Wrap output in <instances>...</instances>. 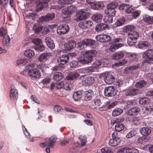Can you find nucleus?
<instances>
[{
    "label": "nucleus",
    "instance_id": "f257e3e1",
    "mask_svg": "<svg viewBox=\"0 0 153 153\" xmlns=\"http://www.w3.org/2000/svg\"><path fill=\"white\" fill-rule=\"evenodd\" d=\"M97 53V51L95 50L82 51L81 52L82 58L78 61L82 64L90 63L92 61L93 57L96 56Z\"/></svg>",
    "mask_w": 153,
    "mask_h": 153
},
{
    "label": "nucleus",
    "instance_id": "f03ea898",
    "mask_svg": "<svg viewBox=\"0 0 153 153\" xmlns=\"http://www.w3.org/2000/svg\"><path fill=\"white\" fill-rule=\"evenodd\" d=\"M89 15V9L86 8L81 9L76 12V18H74V20L78 22L86 19Z\"/></svg>",
    "mask_w": 153,
    "mask_h": 153
},
{
    "label": "nucleus",
    "instance_id": "7ed1b4c3",
    "mask_svg": "<svg viewBox=\"0 0 153 153\" xmlns=\"http://www.w3.org/2000/svg\"><path fill=\"white\" fill-rule=\"evenodd\" d=\"M30 66V65H28L26 67L28 76L32 79H36L39 78L41 76V73L36 68H31L29 69L28 68Z\"/></svg>",
    "mask_w": 153,
    "mask_h": 153
},
{
    "label": "nucleus",
    "instance_id": "20e7f679",
    "mask_svg": "<svg viewBox=\"0 0 153 153\" xmlns=\"http://www.w3.org/2000/svg\"><path fill=\"white\" fill-rule=\"evenodd\" d=\"M125 119L123 117L116 118L113 121L114 123L116 124L115 128L116 131L119 132L122 131L124 128V126L122 122L124 121Z\"/></svg>",
    "mask_w": 153,
    "mask_h": 153
},
{
    "label": "nucleus",
    "instance_id": "39448f33",
    "mask_svg": "<svg viewBox=\"0 0 153 153\" xmlns=\"http://www.w3.org/2000/svg\"><path fill=\"white\" fill-rule=\"evenodd\" d=\"M142 56L143 58L146 59L143 61V64L150 63V61H153V51L151 49L148 50L142 53Z\"/></svg>",
    "mask_w": 153,
    "mask_h": 153
},
{
    "label": "nucleus",
    "instance_id": "423d86ee",
    "mask_svg": "<svg viewBox=\"0 0 153 153\" xmlns=\"http://www.w3.org/2000/svg\"><path fill=\"white\" fill-rule=\"evenodd\" d=\"M100 78H103L105 82L108 84H111L115 81L114 77L110 72H105L100 75Z\"/></svg>",
    "mask_w": 153,
    "mask_h": 153
},
{
    "label": "nucleus",
    "instance_id": "0eeeda50",
    "mask_svg": "<svg viewBox=\"0 0 153 153\" xmlns=\"http://www.w3.org/2000/svg\"><path fill=\"white\" fill-rule=\"evenodd\" d=\"M81 80L82 84L85 85H92L94 82V77L90 76H82L80 78Z\"/></svg>",
    "mask_w": 153,
    "mask_h": 153
},
{
    "label": "nucleus",
    "instance_id": "6e6552de",
    "mask_svg": "<svg viewBox=\"0 0 153 153\" xmlns=\"http://www.w3.org/2000/svg\"><path fill=\"white\" fill-rule=\"evenodd\" d=\"M4 36L3 39L5 40L4 42L3 43L4 45L7 48L10 47V38L9 36L6 33L4 29L1 28L0 29V36Z\"/></svg>",
    "mask_w": 153,
    "mask_h": 153
},
{
    "label": "nucleus",
    "instance_id": "1a4fd4ad",
    "mask_svg": "<svg viewBox=\"0 0 153 153\" xmlns=\"http://www.w3.org/2000/svg\"><path fill=\"white\" fill-rule=\"evenodd\" d=\"M117 90L112 86L105 88L104 93L106 97H112L116 94Z\"/></svg>",
    "mask_w": 153,
    "mask_h": 153
},
{
    "label": "nucleus",
    "instance_id": "9d476101",
    "mask_svg": "<svg viewBox=\"0 0 153 153\" xmlns=\"http://www.w3.org/2000/svg\"><path fill=\"white\" fill-rule=\"evenodd\" d=\"M70 29L69 26L67 24L61 25L58 27L57 32L59 35H62L67 33Z\"/></svg>",
    "mask_w": 153,
    "mask_h": 153
},
{
    "label": "nucleus",
    "instance_id": "9b49d317",
    "mask_svg": "<svg viewBox=\"0 0 153 153\" xmlns=\"http://www.w3.org/2000/svg\"><path fill=\"white\" fill-rule=\"evenodd\" d=\"M98 41L102 42H108L111 40V37L109 36L106 34H100L96 36Z\"/></svg>",
    "mask_w": 153,
    "mask_h": 153
},
{
    "label": "nucleus",
    "instance_id": "f8f14e48",
    "mask_svg": "<svg viewBox=\"0 0 153 153\" xmlns=\"http://www.w3.org/2000/svg\"><path fill=\"white\" fill-rule=\"evenodd\" d=\"M55 17V14L53 13L48 14L45 16H42L40 17L39 19V22L42 23L45 22L52 20Z\"/></svg>",
    "mask_w": 153,
    "mask_h": 153
},
{
    "label": "nucleus",
    "instance_id": "ddd939ff",
    "mask_svg": "<svg viewBox=\"0 0 153 153\" xmlns=\"http://www.w3.org/2000/svg\"><path fill=\"white\" fill-rule=\"evenodd\" d=\"M112 138L109 140L108 144L111 146H116L120 142V140L118 137L115 136L114 133L112 134Z\"/></svg>",
    "mask_w": 153,
    "mask_h": 153
},
{
    "label": "nucleus",
    "instance_id": "4468645a",
    "mask_svg": "<svg viewBox=\"0 0 153 153\" xmlns=\"http://www.w3.org/2000/svg\"><path fill=\"white\" fill-rule=\"evenodd\" d=\"M57 137L56 136H52L46 140L47 146L48 147H53L55 144Z\"/></svg>",
    "mask_w": 153,
    "mask_h": 153
},
{
    "label": "nucleus",
    "instance_id": "2eb2a0df",
    "mask_svg": "<svg viewBox=\"0 0 153 153\" xmlns=\"http://www.w3.org/2000/svg\"><path fill=\"white\" fill-rule=\"evenodd\" d=\"M140 109L137 107H134L131 108L126 112V114L128 115L132 116L138 114L140 111Z\"/></svg>",
    "mask_w": 153,
    "mask_h": 153
},
{
    "label": "nucleus",
    "instance_id": "dca6fc26",
    "mask_svg": "<svg viewBox=\"0 0 153 153\" xmlns=\"http://www.w3.org/2000/svg\"><path fill=\"white\" fill-rule=\"evenodd\" d=\"M76 45V42L74 40L68 41L64 44V48L66 51H70L74 48Z\"/></svg>",
    "mask_w": 153,
    "mask_h": 153
},
{
    "label": "nucleus",
    "instance_id": "f3484780",
    "mask_svg": "<svg viewBox=\"0 0 153 153\" xmlns=\"http://www.w3.org/2000/svg\"><path fill=\"white\" fill-rule=\"evenodd\" d=\"M69 57L67 54H64L59 57L58 59L57 62L59 65H64L68 61Z\"/></svg>",
    "mask_w": 153,
    "mask_h": 153
},
{
    "label": "nucleus",
    "instance_id": "a211bd4d",
    "mask_svg": "<svg viewBox=\"0 0 153 153\" xmlns=\"http://www.w3.org/2000/svg\"><path fill=\"white\" fill-rule=\"evenodd\" d=\"M93 24L91 21H85L79 24V26L81 28L85 29L90 27Z\"/></svg>",
    "mask_w": 153,
    "mask_h": 153
},
{
    "label": "nucleus",
    "instance_id": "6ab92c4d",
    "mask_svg": "<svg viewBox=\"0 0 153 153\" xmlns=\"http://www.w3.org/2000/svg\"><path fill=\"white\" fill-rule=\"evenodd\" d=\"M18 93L17 90L14 88L13 86L11 87L10 93V97L11 100L15 99L17 100L18 98Z\"/></svg>",
    "mask_w": 153,
    "mask_h": 153
},
{
    "label": "nucleus",
    "instance_id": "aec40b11",
    "mask_svg": "<svg viewBox=\"0 0 153 153\" xmlns=\"http://www.w3.org/2000/svg\"><path fill=\"white\" fill-rule=\"evenodd\" d=\"M94 94L91 90H88L85 91L84 93V99L86 101L91 100L94 96Z\"/></svg>",
    "mask_w": 153,
    "mask_h": 153
},
{
    "label": "nucleus",
    "instance_id": "412c9836",
    "mask_svg": "<svg viewBox=\"0 0 153 153\" xmlns=\"http://www.w3.org/2000/svg\"><path fill=\"white\" fill-rule=\"evenodd\" d=\"M51 56V54L50 53H43L39 56L38 58L39 61L40 62H44Z\"/></svg>",
    "mask_w": 153,
    "mask_h": 153
},
{
    "label": "nucleus",
    "instance_id": "4be33fe9",
    "mask_svg": "<svg viewBox=\"0 0 153 153\" xmlns=\"http://www.w3.org/2000/svg\"><path fill=\"white\" fill-rule=\"evenodd\" d=\"M45 41L49 48L51 49H53L55 48V45L53 41L51 38L49 37H46L45 39Z\"/></svg>",
    "mask_w": 153,
    "mask_h": 153
},
{
    "label": "nucleus",
    "instance_id": "5701e85b",
    "mask_svg": "<svg viewBox=\"0 0 153 153\" xmlns=\"http://www.w3.org/2000/svg\"><path fill=\"white\" fill-rule=\"evenodd\" d=\"M103 7V4L101 1H97L91 5L92 8L94 10H99L102 9Z\"/></svg>",
    "mask_w": 153,
    "mask_h": 153
},
{
    "label": "nucleus",
    "instance_id": "b1692460",
    "mask_svg": "<svg viewBox=\"0 0 153 153\" xmlns=\"http://www.w3.org/2000/svg\"><path fill=\"white\" fill-rule=\"evenodd\" d=\"M62 13L63 14V16L64 17V21L65 22H68V21H69L70 18L69 16L71 14L70 13H69L68 10L67 8H65L62 10Z\"/></svg>",
    "mask_w": 153,
    "mask_h": 153
},
{
    "label": "nucleus",
    "instance_id": "393cba45",
    "mask_svg": "<svg viewBox=\"0 0 153 153\" xmlns=\"http://www.w3.org/2000/svg\"><path fill=\"white\" fill-rule=\"evenodd\" d=\"M103 18V15L101 13H97L93 15L92 19L93 21L97 22H101Z\"/></svg>",
    "mask_w": 153,
    "mask_h": 153
},
{
    "label": "nucleus",
    "instance_id": "a878e982",
    "mask_svg": "<svg viewBox=\"0 0 153 153\" xmlns=\"http://www.w3.org/2000/svg\"><path fill=\"white\" fill-rule=\"evenodd\" d=\"M150 44L147 42L142 41L139 42L137 44L139 48L141 49H145L149 48Z\"/></svg>",
    "mask_w": 153,
    "mask_h": 153
},
{
    "label": "nucleus",
    "instance_id": "bb28decb",
    "mask_svg": "<svg viewBox=\"0 0 153 153\" xmlns=\"http://www.w3.org/2000/svg\"><path fill=\"white\" fill-rule=\"evenodd\" d=\"M124 56V53L123 51H119L114 53L111 57L113 59H118L122 58Z\"/></svg>",
    "mask_w": 153,
    "mask_h": 153
},
{
    "label": "nucleus",
    "instance_id": "cd10ccee",
    "mask_svg": "<svg viewBox=\"0 0 153 153\" xmlns=\"http://www.w3.org/2000/svg\"><path fill=\"white\" fill-rule=\"evenodd\" d=\"M82 93L81 91H75L73 94V98L74 101H78L81 98Z\"/></svg>",
    "mask_w": 153,
    "mask_h": 153
},
{
    "label": "nucleus",
    "instance_id": "c85d7f7f",
    "mask_svg": "<svg viewBox=\"0 0 153 153\" xmlns=\"http://www.w3.org/2000/svg\"><path fill=\"white\" fill-rule=\"evenodd\" d=\"M141 134L144 136H147L150 134L151 133V130L149 128L143 127L140 130Z\"/></svg>",
    "mask_w": 153,
    "mask_h": 153
},
{
    "label": "nucleus",
    "instance_id": "c756f323",
    "mask_svg": "<svg viewBox=\"0 0 153 153\" xmlns=\"http://www.w3.org/2000/svg\"><path fill=\"white\" fill-rule=\"evenodd\" d=\"M63 77L62 74L59 72H56L54 74L53 76V79L56 81H59L62 79Z\"/></svg>",
    "mask_w": 153,
    "mask_h": 153
},
{
    "label": "nucleus",
    "instance_id": "7c9ffc66",
    "mask_svg": "<svg viewBox=\"0 0 153 153\" xmlns=\"http://www.w3.org/2000/svg\"><path fill=\"white\" fill-rule=\"evenodd\" d=\"M128 36L131 39L136 40L139 37V35L137 32L135 31L129 32L128 34Z\"/></svg>",
    "mask_w": 153,
    "mask_h": 153
},
{
    "label": "nucleus",
    "instance_id": "2f4dec72",
    "mask_svg": "<svg viewBox=\"0 0 153 153\" xmlns=\"http://www.w3.org/2000/svg\"><path fill=\"white\" fill-rule=\"evenodd\" d=\"M126 19L125 18L121 17L117 20L115 23V25L116 27H119L122 26L124 24L125 22Z\"/></svg>",
    "mask_w": 153,
    "mask_h": 153
},
{
    "label": "nucleus",
    "instance_id": "473e14b6",
    "mask_svg": "<svg viewBox=\"0 0 153 153\" xmlns=\"http://www.w3.org/2000/svg\"><path fill=\"white\" fill-rule=\"evenodd\" d=\"M106 27L107 25L106 24L100 23L96 25L95 29L97 32H98L103 30Z\"/></svg>",
    "mask_w": 153,
    "mask_h": 153
},
{
    "label": "nucleus",
    "instance_id": "72a5a7b5",
    "mask_svg": "<svg viewBox=\"0 0 153 153\" xmlns=\"http://www.w3.org/2000/svg\"><path fill=\"white\" fill-rule=\"evenodd\" d=\"M135 26L132 25H128L125 27L123 28V30L124 32H130L131 31H135L134 29Z\"/></svg>",
    "mask_w": 153,
    "mask_h": 153
},
{
    "label": "nucleus",
    "instance_id": "f704fd0d",
    "mask_svg": "<svg viewBox=\"0 0 153 153\" xmlns=\"http://www.w3.org/2000/svg\"><path fill=\"white\" fill-rule=\"evenodd\" d=\"M150 99L147 97L141 98L139 101V104L142 105L147 104L150 102Z\"/></svg>",
    "mask_w": 153,
    "mask_h": 153
},
{
    "label": "nucleus",
    "instance_id": "c9c22d12",
    "mask_svg": "<svg viewBox=\"0 0 153 153\" xmlns=\"http://www.w3.org/2000/svg\"><path fill=\"white\" fill-rule=\"evenodd\" d=\"M83 42L85 44L86 46H91L94 45L95 43L94 40L90 39H84Z\"/></svg>",
    "mask_w": 153,
    "mask_h": 153
},
{
    "label": "nucleus",
    "instance_id": "e433bc0d",
    "mask_svg": "<svg viewBox=\"0 0 153 153\" xmlns=\"http://www.w3.org/2000/svg\"><path fill=\"white\" fill-rule=\"evenodd\" d=\"M118 6V3L115 1L109 3L107 6V9H115Z\"/></svg>",
    "mask_w": 153,
    "mask_h": 153
},
{
    "label": "nucleus",
    "instance_id": "4c0bfd02",
    "mask_svg": "<svg viewBox=\"0 0 153 153\" xmlns=\"http://www.w3.org/2000/svg\"><path fill=\"white\" fill-rule=\"evenodd\" d=\"M24 54L27 57L31 58L34 56L35 53L33 51L31 50H28L25 51Z\"/></svg>",
    "mask_w": 153,
    "mask_h": 153
},
{
    "label": "nucleus",
    "instance_id": "58836bf2",
    "mask_svg": "<svg viewBox=\"0 0 153 153\" xmlns=\"http://www.w3.org/2000/svg\"><path fill=\"white\" fill-rule=\"evenodd\" d=\"M123 112L122 109L120 108H117L113 110L112 112V114L114 116H117L120 115Z\"/></svg>",
    "mask_w": 153,
    "mask_h": 153
},
{
    "label": "nucleus",
    "instance_id": "ea45409f",
    "mask_svg": "<svg viewBox=\"0 0 153 153\" xmlns=\"http://www.w3.org/2000/svg\"><path fill=\"white\" fill-rule=\"evenodd\" d=\"M146 84V82L144 80H141L136 83L135 86L138 88H142L145 86Z\"/></svg>",
    "mask_w": 153,
    "mask_h": 153
},
{
    "label": "nucleus",
    "instance_id": "a19ab883",
    "mask_svg": "<svg viewBox=\"0 0 153 153\" xmlns=\"http://www.w3.org/2000/svg\"><path fill=\"white\" fill-rule=\"evenodd\" d=\"M139 92L137 89H133L126 92V96H133L137 94Z\"/></svg>",
    "mask_w": 153,
    "mask_h": 153
},
{
    "label": "nucleus",
    "instance_id": "79ce46f5",
    "mask_svg": "<svg viewBox=\"0 0 153 153\" xmlns=\"http://www.w3.org/2000/svg\"><path fill=\"white\" fill-rule=\"evenodd\" d=\"M127 63V61L125 59H123L121 61L114 63L112 65V67L113 68H115L116 67L119 66H122L126 64Z\"/></svg>",
    "mask_w": 153,
    "mask_h": 153
},
{
    "label": "nucleus",
    "instance_id": "37998d69",
    "mask_svg": "<svg viewBox=\"0 0 153 153\" xmlns=\"http://www.w3.org/2000/svg\"><path fill=\"white\" fill-rule=\"evenodd\" d=\"M79 139L82 144V146H84L87 142V138L86 137L83 135H80Z\"/></svg>",
    "mask_w": 153,
    "mask_h": 153
},
{
    "label": "nucleus",
    "instance_id": "c03bdc74",
    "mask_svg": "<svg viewBox=\"0 0 153 153\" xmlns=\"http://www.w3.org/2000/svg\"><path fill=\"white\" fill-rule=\"evenodd\" d=\"M113 20V17L109 15L105 16L103 19V21L104 22L108 23H112Z\"/></svg>",
    "mask_w": 153,
    "mask_h": 153
},
{
    "label": "nucleus",
    "instance_id": "a18cd8bd",
    "mask_svg": "<svg viewBox=\"0 0 153 153\" xmlns=\"http://www.w3.org/2000/svg\"><path fill=\"white\" fill-rule=\"evenodd\" d=\"M27 60L26 59H19L16 61V63L18 65H25L27 64Z\"/></svg>",
    "mask_w": 153,
    "mask_h": 153
},
{
    "label": "nucleus",
    "instance_id": "49530a36",
    "mask_svg": "<svg viewBox=\"0 0 153 153\" xmlns=\"http://www.w3.org/2000/svg\"><path fill=\"white\" fill-rule=\"evenodd\" d=\"M152 16H150L149 15H145L143 16V19L146 23L152 24Z\"/></svg>",
    "mask_w": 153,
    "mask_h": 153
},
{
    "label": "nucleus",
    "instance_id": "de8ad7c7",
    "mask_svg": "<svg viewBox=\"0 0 153 153\" xmlns=\"http://www.w3.org/2000/svg\"><path fill=\"white\" fill-rule=\"evenodd\" d=\"M126 153H139L138 150L135 149L126 147Z\"/></svg>",
    "mask_w": 153,
    "mask_h": 153
},
{
    "label": "nucleus",
    "instance_id": "09e8293b",
    "mask_svg": "<svg viewBox=\"0 0 153 153\" xmlns=\"http://www.w3.org/2000/svg\"><path fill=\"white\" fill-rule=\"evenodd\" d=\"M34 49L39 52H42L45 50V47L43 45H36L34 47Z\"/></svg>",
    "mask_w": 153,
    "mask_h": 153
},
{
    "label": "nucleus",
    "instance_id": "8fccbe9b",
    "mask_svg": "<svg viewBox=\"0 0 153 153\" xmlns=\"http://www.w3.org/2000/svg\"><path fill=\"white\" fill-rule=\"evenodd\" d=\"M136 133V131L135 130L132 129L126 135V137L128 138H130L135 135Z\"/></svg>",
    "mask_w": 153,
    "mask_h": 153
},
{
    "label": "nucleus",
    "instance_id": "3c124183",
    "mask_svg": "<svg viewBox=\"0 0 153 153\" xmlns=\"http://www.w3.org/2000/svg\"><path fill=\"white\" fill-rule=\"evenodd\" d=\"M148 141V139L145 137H141L138 138L137 140V142L140 144L145 143Z\"/></svg>",
    "mask_w": 153,
    "mask_h": 153
},
{
    "label": "nucleus",
    "instance_id": "603ef678",
    "mask_svg": "<svg viewBox=\"0 0 153 153\" xmlns=\"http://www.w3.org/2000/svg\"><path fill=\"white\" fill-rule=\"evenodd\" d=\"M66 8L68 10L69 13H70L71 14L72 13L75 11L77 10V8L76 6L72 5Z\"/></svg>",
    "mask_w": 153,
    "mask_h": 153
},
{
    "label": "nucleus",
    "instance_id": "864d4df0",
    "mask_svg": "<svg viewBox=\"0 0 153 153\" xmlns=\"http://www.w3.org/2000/svg\"><path fill=\"white\" fill-rule=\"evenodd\" d=\"M65 81H63L56 83V88L58 89L63 88L64 84H65Z\"/></svg>",
    "mask_w": 153,
    "mask_h": 153
},
{
    "label": "nucleus",
    "instance_id": "5fc2aeb1",
    "mask_svg": "<svg viewBox=\"0 0 153 153\" xmlns=\"http://www.w3.org/2000/svg\"><path fill=\"white\" fill-rule=\"evenodd\" d=\"M27 17H28L29 19H33L36 17H37V15L35 13H33V12H30L27 13L25 15Z\"/></svg>",
    "mask_w": 153,
    "mask_h": 153
},
{
    "label": "nucleus",
    "instance_id": "6e6d98bb",
    "mask_svg": "<svg viewBox=\"0 0 153 153\" xmlns=\"http://www.w3.org/2000/svg\"><path fill=\"white\" fill-rule=\"evenodd\" d=\"M42 29V27L41 26H37L34 25L33 27V30L36 33H39L40 32Z\"/></svg>",
    "mask_w": 153,
    "mask_h": 153
},
{
    "label": "nucleus",
    "instance_id": "4d7b16f0",
    "mask_svg": "<svg viewBox=\"0 0 153 153\" xmlns=\"http://www.w3.org/2000/svg\"><path fill=\"white\" fill-rule=\"evenodd\" d=\"M143 113L145 114H149L151 111H153V108H148L147 107H144L143 108Z\"/></svg>",
    "mask_w": 153,
    "mask_h": 153
},
{
    "label": "nucleus",
    "instance_id": "13d9d810",
    "mask_svg": "<svg viewBox=\"0 0 153 153\" xmlns=\"http://www.w3.org/2000/svg\"><path fill=\"white\" fill-rule=\"evenodd\" d=\"M93 108H96L100 105V101L99 99L94 100L92 102Z\"/></svg>",
    "mask_w": 153,
    "mask_h": 153
},
{
    "label": "nucleus",
    "instance_id": "bf43d9fd",
    "mask_svg": "<svg viewBox=\"0 0 153 153\" xmlns=\"http://www.w3.org/2000/svg\"><path fill=\"white\" fill-rule=\"evenodd\" d=\"M116 13V11L115 9H108L107 13L110 16H111L112 17L114 16L115 15Z\"/></svg>",
    "mask_w": 153,
    "mask_h": 153
},
{
    "label": "nucleus",
    "instance_id": "052dcab7",
    "mask_svg": "<svg viewBox=\"0 0 153 153\" xmlns=\"http://www.w3.org/2000/svg\"><path fill=\"white\" fill-rule=\"evenodd\" d=\"M22 128L26 136L28 138H29L30 137V133L28 132L27 129L25 127V126L22 125Z\"/></svg>",
    "mask_w": 153,
    "mask_h": 153
},
{
    "label": "nucleus",
    "instance_id": "680f3d73",
    "mask_svg": "<svg viewBox=\"0 0 153 153\" xmlns=\"http://www.w3.org/2000/svg\"><path fill=\"white\" fill-rule=\"evenodd\" d=\"M65 81L66 83L64 84L63 88L66 90H70L71 89V84H69V83L67 82L66 81Z\"/></svg>",
    "mask_w": 153,
    "mask_h": 153
},
{
    "label": "nucleus",
    "instance_id": "e2e57ef3",
    "mask_svg": "<svg viewBox=\"0 0 153 153\" xmlns=\"http://www.w3.org/2000/svg\"><path fill=\"white\" fill-rule=\"evenodd\" d=\"M102 153H113V152L107 147L102 148L101 149Z\"/></svg>",
    "mask_w": 153,
    "mask_h": 153
},
{
    "label": "nucleus",
    "instance_id": "0e129e2a",
    "mask_svg": "<svg viewBox=\"0 0 153 153\" xmlns=\"http://www.w3.org/2000/svg\"><path fill=\"white\" fill-rule=\"evenodd\" d=\"M32 42L36 44L37 45H39L41 44L42 42V40L41 39L38 38H35L33 39Z\"/></svg>",
    "mask_w": 153,
    "mask_h": 153
},
{
    "label": "nucleus",
    "instance_id": "69168bd1",
    "mask_svg": "<svg viewBox=\"0 0 153 153\" xmlns=\"http://www.w3.org/2000/svg\"><path fill=\"white\" fill-rule=\"evenodd\" d=\"M101 65V62L100 61L97 60L93 63L92 65L94 68H96L100 66Z\"/></svg>",
    "mask_w": 153,
    "mask_h": 153
},
{
    "label": "nucleus",
    "instance_id": "338daca9",
    "mask_svg": "<svg viewBox=\"0 0 153 153\" xmlns=\"http://www.w3.org/2000/svg\"><path fill=\"white\" fill-rule=\"evenodd\" d=\"M136 40L133 39H131L130 37H128L127 39V43L128 45H132L134 44V41Z\"/></svg>",
    "mask_w": 153,
    "mask_h": 153
},
{
    "label": "nucleus",
    "instance_id": "774afa93",
    "mask_svg": "<svg viewBox=\"0 0 153 153\" xmlns=\"http://www.w3.org/2000/svg\"><path fill=\"white\" fill-rule=\"evenodd\" d=\"M128 4H122L120 5L119 8L120 10H126L127 9Z\"/></svg>",
    "mask_w": 153,
    "mask_h": 153
}]
</instances>
